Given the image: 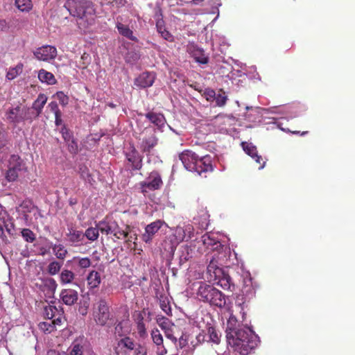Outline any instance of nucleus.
Wrapping results in <instances>:
<instances>
[{
  "mask_svg": "<svg viewBox=\"0 0 355 355\" xmlns=\"http://www.w3.org/2000/svg\"><path fill=\"white\" fill-rule=\"evenodd\" d=\"M226 334L228 345L241 355H247L260 342L259 336L249 327H242L233 314L227 320Z\"/></svg>",
  "mask_w": 355,
  "mask_h": 355,
  "instance_id": "obj_1",
  "label": "nucleus"
},
{
  "mask_svg": "<svg viewBox=\"0 0 355 355\" xmlns=\"http://www.w3.org/2000/svg\"><path fill=\"white\" fill-rule=\"evenodd\" d=\"M206 278L209 282L220 286L225 290H232L234 287L230 275L223 269L216 257H213L207 268Z\"/></svg>",
  "mask_w": 355,
  "mask_h": 355,
  "instance_id": "obj_2",
  "label": "nucleus"
},
{
  "mask_svg": "<svg viewBox=\"0 0 355 355\" xmlns=\"http://www.w3.org/2000/svg\"><path fill=\"white\" fill-rule=\"evenodd\" d=\"M196 285L198 286L196 295L200 301L220 308L225 305V295L212 285L205 282H199Z\"/></svg>",
  "mask_w": 355,
  "mask_h": 355,
  "instance_id": "obj_3",
  "label": "nucleus"
},
{
  "mask_svg": "<svg viewBox=\"0 0 355 355\" xmlns=\"http://www.w3.org/2000/svg\"><path fill=\"white\" fill-rule=\"evenodd\" d=\"M64 7L73 17L85 19L89 24L94 21L95 9L92 2L88 0H67Z\"/></svg>",
  "mask_w": 355,
  "mask_h": 355,
  "instance_id": "obj_4",
  "label": "nucleus"
},
{
  "mask_svg": "<svg viewBox=\"0 0 355 355\" xmlns=\"http://www.w3.org/2000/svg\"><path fill=\"white\" fill-rule=\"evenodd\" d=\"M93 316L96 323L104 326L110 318L108 303L105 299L100 298L94 304Z\"/></svg>",
  "mask_w": 355,
  "mask_h": 355,
  "instance_id": "obj_5",
  "label": "nucleus"
},
{
  "mask_svg": "<svg viewBox=\"0 0 355 355\" xmlns=\"http://www.w3.org/2000/svg\"><path fill=\"white\" fill-rule=\"evenodd\" d=\"M242 294L237 296L236 305L240 308V313L242 315V321L245 320V309L248 307L249 301L254 297L255 290L251 284H245L242 288Z\"/></svg>",
  "mask_w": 355,
  "mask_h": 355,
  "instance_id": "obj_6",
  "label": "nucleus"
},
{
  "mask_svg": "<svg viewBox=\"0 0 355 355\" xmlns=\"http://www.w3.org/2000/svg\"><path fill=\"white\" fill-rule=\"evenodd\" d=\"M162 185V180L159 174L153 171L150 173L146 181L141 182L142 193H146L148 191L159 189Z\"/></svg>",
  "mask_w": 355,
  "mask_h": 355,
  "instance_id": "obj_7",
  "label": "nucleus"
},
{
  "mask_svg": "<svg viewBox=\"0 0 355 355\" xmlns=\"http://www.w3.org/2000/svg\"><path fill=\"white\" fill-rule=\"evenodd\" d=\"M194 229L191 224H184L182 226L178 225L173 232V236L175 242L179 243L183 241H188L193 236Z\"/></svg>",
  "mask_w": 355,
  "mask_h": 355,
  "instance_id": "obj_8",
  "label": "nucleus"
},
{
  "mask_svg": "<svg viewBox=\"0 0 355 355\" xmlns=\"http://www.w3.org/2000/svg\"><path fill=\"white\" fill-rule=\"evenodd\" d=\"M148 131L149 134L142 139L140 144L141 150L146 154L150 153L158 144V138L154 130L145 129L144 133L147 134Z\"/></svg>",
  "mask_w": 355,
  "mask_h": 355,
  "instance_id": "obj_9",
  "label": "nucleus"
},
{
  "mask_svg": "<svg viewBox=\"0 0 355 355\" xmlns=\"http://www.w3.org/2000/svg\"><path fill=\"white\" fill-rule=\"evenodd\" d=\"M34 55L39 60L49 61L55 58L57 49L50 45L42 46L34 51Z\"/></svg>",
  "mask_w": 355,
  "mask_h": 355,
  "instance_id": "obj_10",
  "label": "nucleus"
},
{
  "mask_svg": "<svg viewBox=\"0 0 355 355\" xmlns=\"http://www.w3.org/2000/svg\"><path fill=\"white\" fill-rule=\"evenodd\" d=\"M128 165L132 170H139L142 166V158L135 148L132 146L125 152Z\"/></svg>",
  "mask_w": 355,
  "mask_h": 355,
  "instance_id": "obj_11",
  "label": "nucleus"
},
{
  "mask_svg": "<svg viewBox=\"0 0 355 355\" xmlns=\"http://www.w3.org/2000/svg\"><path fill=\"white\" fill-rule=\"evenodd\" d=\"M137 343L135 340L128 337L125 336L117 340L116 351L118 354H128L130 352L133 351Z\"/></svg>",
  "mask_w": 355,
  "mask_h": 355,
  "instance_id": "obj_12",
  "label": "nucleus"
},
{
  "mask_svg": "<svg viewBox=\"0 0 355 355\" xmlns=\"http://www.w3.org/2000/svg\"><path fill=\"white\" fill-rule=\"evenodd\" d=\"M196 169H193V172H196L198 175H202L203 173L211 172L214 168L211 164V157L207 155L202 157L196 158Z\"/></svg>",
  "mask_w": 355,
  "mask_h": 355,
  "instance_id": "obj_13",
  "label": "nucleus"
},
{
  "mask_svg": "<svg viewBox=\"0 0 355 355\" xmlns=\"http://www.w3.org/2000/svg\"><path fill=\"white\" fill-rule=\"evenodd\" d=\"M179 157L187 170L193 171V169H196V162L198 155L195 153L191 150H184Z\"/></svg>",
  "mask_w": 355,
  "mask_h": 355,
  "instance_id": "obj_14",
  "label": "nucleus"
},
{
  "mask_svg": "<svg viewBox=\"0 0 355 355\" xmlns=\"http://www.w3.org/2000/svg\"><path fill=\"white\" fill-rule=\"evenodd\" d=\"M163 222L160 220H155L148 224L145 228V232L141 235V239L145 243H150L154 235L162 227Z\"/></svg>",
  "mask_w": 355,
  "mask_h": 355,
  "instance_id": "obj_15",
  "label": "nucleus"
},
{
  "mask_svg": "<svg viewBox=\"0 0 355 355\" xmlns=\"http://www.w3.org/2000/svg\"><path fill=\"white\" fill-rule=\"evenodd\" d=\"M155 80V75L152 72H144L135 80V85L139 88L150 87Z\"/></svg>",
  "mask_w": 355,
  "mask_h": 355,
  "instance_id": "obj_16",
  "label": "nucleus"
},
{
  "mask_svg": "<svg viewBox=\"0 0 355 355\" xmlns=\"http://www.w3.org/2000/svg\"><path fill=\"white\" fill-rule=\"evenodd\" d=\"M60 297L64 304L71 306L76 303L78 293L73 289L66 288L61 291Z\"/></svg>",
  "mask_w": 355,
  "mask_h": 355,
  "instance_id": "obj_17",
  "label": "nucleus"
},
{
  "mask_svg": "<svg viewBox=\"0 0 355 355\" xmlns=\"http://www.w3.org/2000/svg\"><path fill=\"white\" fill-rule=\"evenodd\" d=\"M66 234L67 241L73 245H78L82 243L85 239V235L82 231L78 230L73 227L67 228Z\"/></svg>",
  "mask_w": 355,
  "mask_h": 355,
  "instance_id": "obj_18",
  "label": "nucleus"
},
{
  "mask_svg": "<svg viewBox=\"0 0 355 355\" xmlns=\"http://www.w3.org/2000/svg\"><path fill=\"white\" fill-rule=\"evenodd\" d=\"M86 340L83 338L76 339L68 348L67 355H83Z\"/></svg>",
  "mask_w": 355,
  "mask_h": 355,
  "instance_id": "obj_19",
  "label": "nucleus"
},
{
  "mask_svg": "<svg viewBox=\"0 0 355 355\" xmlns=\"http://www.w3.org/2000/svg\"><path fill=\"white\" fill-rule=\"evenodd\" d=\"M144 116L150 123L159 129L162 128L166 124V119L162 113L150 111L146 113Z\"/></svg>",
  "mask_w": 355,
  "mask_h": 355,
  "instance_id": "obj_20",
  "label": "nucleus"
},
{
  "mask_svg": "<svg viewBox=\"0 0 355 355\" xmlns=\"http://www.w3.org/2000/svg\"><path fill=\"white\" fill-rule=\"evenodd\" d=\"M97 227L99 231L103 234H112L116 230L118 229V224L114 220H103L97 224Z\"/></svg>",
  "mask_w": 355,
  "mask_h": 355,
  "instance_id": "obj_21",
  "label": "nucleus"
},
{
  "mask_svg": "<svg viewBox=\"0 0 355 355\" xmlns=\"http://www.w3.org/2000/svg\"><path fill=\"white\" fill-rule=\"evenodd\" d=\"M206 336L208 339H205V336L199 334L197 336L198 341H211L214 343L218 344L220 343V334L218 332L214 327H208L207 328Z\"/></svg>",
  "mask_w": 355,
  "mask_h": 355,
  "instance_id": "obj_22",
  "label": "nucleus"
},
{
  "mask_svg": "<svg viewBox=\"0 0 355 355\" xmlns=\"http://www.w3.org/2000/svg\"><path fill=\"white\" fill-rule=\"evenodd\" d=\"M241 146L246 154L250 156L258 164H261L263 160L261 155L257 153V147L252 143L243 141L241 143Z\"/></svg>",
  "mask_w": 355,
  "mask_h": 355,
  "instance_id": "obj_23",
  "label": "nucleus"
},
{
  "mask_svg": "<svg viewBox=\"0 0 355 355\" xmlns=\"http://www.w3.org/2000/svg\"><path fill=\"white\" fill-rule=\"evenodd\" d=\"M23 107L17 106L15 107L10 109L7 114V119L15 124L19 123L23 121Z\"/></svg>",
  "mask_w": 355,
  "mask_h": 355,
  "instance_id": "obj_24",
  "label": "nucleus"
},
{
  "mask_svg": "<svg viewBox=\"0 0 355 355\" xmlns=\"http://www.w3.org/2000/svg\"><path fill=\"white\" fill-rule=\"evenodd\" d=\"M62 308L60 306L58 308L55 306L49 305L44 307V315L46 318L51 320L57 317L58 315H63Z\"/></svg>",
  "mask_w": 355,
  "mask_h": 355,
  "instance_id": "obj_25",
  "label": "nucleus"
},
{
  "mask_svg": "<svg viewBox=\"0 0 355 355\" xmlns=\"http://www.w3.org/2000/svg\"><path fill=\"white\" fill-rule=\"evenodd\" d=\"M49 248H52L53 252L57 259L62 261L64 260L68 254L67 250L62 244H53V243H50Z\"/></svg>",
  "mask_w": 355,
  "mask_h": 355,
  "instance_id": "obj_26",
  "label": "nucleus"
},
{
  "mask_svg": "<svg viewBox=\"0 0 355 355\" xmlns=\"http://www.w3.org/2000/svg\"><path fill=\"white\" fill-rule=\"evenodd\" d=\"M38 78L42 83H46L47 85H54L57 82L54 75L52 73L49 72L43 69L38 71Z\"/></svg>",
  "mask_w": 355,
  "mask_h": 355,
  "instance_id": "obj_27",
  "label": "nucleus"
},
{
  "mask_svg": "<svg viewBox=\"0 0 355 355\" xmlns=\"http://www.w3.org/2000/svg\"><path fill=\"white\" fill-rule=\"evenodd\" d=\"M156 28L158 33L164 40L170 42L174 41V37L168 30H166L164 21L158 22V24L156 25Z\"/></svg>",
  "mask_w": 355,
  "mask_h": 355,
  "instance_id": "obj_28",
  "label": "nucleus"
},
{
  "mask_svg": "<svg viewBox=\"0 0 355 355\" xmlns=\"http://www.w3.org/2000/svg\"><path fill=\"white\" fill-rule=\"evenodd\" d=\"M47 101V97L44 94H40L37 99L34 101L32 108L36 112V115H40L42 109Z\"/></svg>",
  "mask_w": 355,
  "mask_h": 355,
  "instance_id": "obj_29",
  "label": "nucleus"
},
{
  "mask_svg": "<svg viewBox=\"0 0 355 355\" xmlns=\"http://www.w3.org/2000/svg\"><path fill=\"white\" fill-rule=\"evenodd\" d=\"M87 280L90 288H97L101 282L100 274L96 270H92L89 273Z\"/></svg>",
  "mask_w": 355,
  "mask_h": 355,
  "instance_id": "obj_30",
  "label": "nucleus"
},
{
  "mask_svg": "<svg viewBox=\"0 0 355 355\" xmlns=\"http://www.w3.org/2000/svg\"><path fill=\"white\" fill-rule=\"evenodd\" d=\"M116 28L119 31V33L127 37L128 39L132 40V41H137V38L134 36L133 32L132 30L130 29V28L122 23L118 22L116 24Z\"/></svg>",
  "mask_w": 355,
  "mask_h": 355,
  "instance_id": "obj_31",
  "label": "nucleus"
},
{
  "mask_svg": "<svg viewBox=\"0 0 355 355\" xmlns=\"http://www.w3.org/2000/svg\"><path fill=\"white\" fill-rule=\"evenodd\" d=\"M59 279L61 284H69L75 279V274L68 269H63L59 275Z\"/></svg>",
  "mask_w": 355,
  "mask_h": 355,
  "instance_id": "obj_32",
  "label": "nucleus"
},
{
  "mask_svg": "<svg viewBox=\"0 0 355 355\" xmlns=\"http://www.w3.org/2000/svg\"><path fill=\"white\" fill-rule=\"evenodd\" d=\"M15 6L22 12H29L33 7L31 0H15Z\"/></svg>",
  "mask_w": 355,
  "mask_h": 355,
  "instance_id": "obj_33",
  "label": "nucleus"
},
{
  "mask_svg": "<svg viewBox=\"0 0 355 355\" xmlns=\"http://www.w3.org/2000/svg\"><path fill=\"white\" fill-rule=\"evenodd\" d=\"M202 243L207 246H214L219 243L217 236L214 233H206L201 237Z\"/></svg>",
  "mask_w": 355,
  "mask_h": 355,
  "instance_id": "obj_34",
  "label": "nucleus"
},
{
  "mask_svg": "<svg viewBox=\"0 0 355 355\" xmlns=\"http://www.w3.org/2000/svg\"><path fill=\"white\" fill-rule=\"evenodd\" d=\"M42 285L44 288V291H46L50 294H53L58 286L55 280L50 277L43 279Z\"/></svg>",
  "mask_w": 355,
  "mask_h": 355,
  "instance_id": "obj_35",
  "label": "nucleus"
},
{
  "mask_svg": "<svg viewBox=\"0 0 355 355\" xmlns=\"http://www.w3.org/2000/svg\"><path fill=\"white\" fill-rule=\"evenodd\" d=\"M8 167L13 168L15 171H17L19 173L23 168L22 160L18 155H12L9 159Z\"/></svg>",
  "mask_w": 355,
  "mask_h": 355,
  "instance_id": "obj_36",
  "label": "nucleus"
},
{
  "mask_svg": "<svg viewBox=\"0 0 355 355\" xmlns=\"http://www.w3.org/2000/svg\"><path fill=\"white\" fill-rule=\"evenodd\" d=\"M62 265V261L53 260L47 266V272L51 275H55L60 272Z\"/></svg>",
  "mask_w": 355,
  "mask_h": 355,
  "instance_id": "obj_37",
  "label": "nucleus"
},
{
  "mask_svg": "<svg viewBox=\"0 0 355 355\" xmlns=\"http://www.w3.org/2000/svg\"><path fill=\"white\" fill-rule=\"evenodd\" d=\"M192 257V250L188 245H183L180 249V262H185Z\"/></svg>",
  "mask_w": 355,
  "mask_h": 355,
  "instance_id": "obj_38",
  "label": "nucleus"
},
{
  "mask_svg": "<svg viewBox=\"0 0 355 355\" xmlns=\"http://www.w3.org/2000/svg\"><path fill=\"white\" fill-rule=\"evenodd\" d=\"M72 261L77 264V266L82 269H86L89 268L92 264L91 260L87 257L80 258L79 257H74L72 259Z\"/></svg>",
  "mask_w": 355,
  "mask_h": 355,
  "instance_id": "obj_39",
  "label": "nucleus"
},
{
  "mask_svg": "<svg viewBox=\"0 0 355 355\" xmlns=\"http://www.w3.org/2000/svg\"><path fill=\"white\" fill-rule=\"evenodd\" d=\"M23 121H29L31 122L34 119L39 116L36 115V112L32 107H23Z\"/></svg>",
  "mask_w": 355,
  "mask_h": 355,
  "instance_id": "obj_40",
  "label": "nucleus"
},
{
  "mask_svg": "<svg viewBox=\"0 0 355 355\" xmlns=\"http://www.w3.org/2000/svg\"><path fill=\"white\" fill-rule=\"evenodd\" d=\"M79 173L82 179L85 182L92 184L93 178L89 173V168L86 166L81 165L79 166Z\"/></svg>",
  "mask_w": 355,
  "mask_h": 355,
  "instance_id": "obj_41",
  "label": "nucleus"
},
{
  "mask_svg": "<svg viewBox=\"0 0 355 355\" xmlns=\"http://www.w3.org/2000/svg\"><path fill=\"white\" fill-rule=\"evenodd\" d=\"M151 337L153 343L157 345V349H159V346L164 345L163 336L157 329H155L151 332Z\"/></svg>",
  "mask_w": 355,
  "mask_h": 355,
  "instance_id": "obj_42",
  "label": "nucleus"
},
{
  "mask_svg": "<svg viewBox=\"0 0 355 355\" xmlns=\"http://www.w3.org/2000/svg\"><path fill=\"white\" fill-rule=\"evenodd\" d=\"M227 99V96L225 94V92L223 89H220L218 93L217 94H216V98L214 99L216 105L218 107L225 106Z\"/></svg>",
  "mask_w": 355,
  "mask_h": 355,
  "instance_id": "obj_43",
  "label": "nucleus"
},
{
  "mask_svg": "<svg viewBox=\"0 0 355 355\" xmlns=\"http://www.w3.org/2000/svg\"><path fill=\"white\" fill-rule=\"evenodd\" d=\"M23 66L22 64H18L15 67L11 68L6 73L7 79L11 80L15 79L22 72Z\"/></svg>",
  "mask_w": 355,
  "mask_h": 355,
  "instance_id": "obj_44",
  "label": "nucleus"
},
{
  "mask_svg": "<svg viewBox=\"0 0 355 355\" xmlns=\"http://www.w3.org/2000/svg\"><path fill=\"white\" fill-rule=\"evenodd\" d=\"M193 57L196 61L200 64H207L209 61V58L200 49H197L194 52Z\"/></svg>",
  "mask_w": 355,
  "mask_h": 355,
  "instance_id": "obj_45",
  "label": "nucleus"
},
{
  "mask_svg": "<svg viewBox=\"0 0 355 355\" xmlns=\"http://www.w3.org/2000/svg\"><path fill=\"white\" fill-rule=\"evenodd\" d=\"M140 53L136 51H128L125 56V61L131 64H135L140 59Z\"/></svg>",
  "mask_w": 355,
  "mask_h": 355,
  "instance_id": "obj_46",
  "label": "nucleus"
},
{
  "mask_svg": "<svg viewBox=\"0 0 355 355\" xmlns=\"http://www.w3.org/2000/svg\"><path fill=\"white\" fill-rule=\"evenodd\" d=\"M98 227H89L83 233V235H85V237L87 239L94 241L98 237Z\"/></svg>",
  "mask_w": 355,
  "mask_h": 355,
  "instance_id": "obj_47",
  "label": "nucleus"
},
{
  "mask_svg": "<svg viewBox=\"0 0 355 355\" xmlns=\"http://www.w3.org/2000/svg\"><path fill=\"white\" fill-rule=\"evenodd\" d=\"M157 322L158 325L164 330H166L170 328V321L168 318L162 316L157 315L156 318Z\"/></svg>",
  "mask_w": 355,
  "mask_h": 355,
  "instance_id": "obj_48",
  "label": "nucleus"
},
{
  "mask_svg": "<svg viewBox=\"0 0 355 355\" xmlns=\"http://www.w3.org/2000/svg\"><path fill=\"white\" fill-rule=\"evenodd\" d=\"M143 317L141 314L139 315L137 322V331L141 337H144L146 334V329L145 324L143 322Z\"/></svg>",
  "mask_w": 355,
  "mask_h": 355,
  "instance_id": "obj_49",
  "label": "nucleus"
},
{
  "mask_svg": "<svg viewBox=\"0 0 355 355\" xmlns=\"http://www.w3.org/2000/svg\"><path fill=\"white\" fill-rule=\"evenodd\" d=\"M62 138L65 142L71 141L73 139V133L65 125H63L60 130Z\"/></svg>",
  "mask_w": 355,
  "mask_h": 355,
  "instance_id": "obj_50",
  "label": "nucleus"
},
{
  "mask_svg": "<svg viewBox=\"0 0 355 355\" xmlns=\"http://www.w3.org/2000/svg\"><path fill=\"white\" fill-rule=\"evenodd\" d=\"M21 236L27 242L32 243L35 240L34 233L29 229H24L21 231Z\"/></svg>",
  "mask_w": 355,
  "mask_h": 355,
  "instance_id": "obj_51",
  "label": "nucleus"
},
{
  "mask_svg": "<svg viewBox=\"0 0 355 355\" xmlns=\"http://www.w3.org/2000/svg\"><path fill=\"white\" fill-rule=\"evenodd\" d=\"M202 95L206 98V100L209 102L214 101V99L216 98L215 91L210 88L205 89Z\"/></svg>",
  "mask_w": 355,
  "mask_h": 355,
  "instance_id": "obj_52",
  "label": "nucleus"
},
{
  "mask_svg": "<svg viewBox=\"0 0 355 355\" xmlns=\"http://www.w3.org/2000/svg\"><path fill=\"white\" fill-rule=\"evenodd\" d=\"M39 326L44 332L51 333L55 329L54 324L52 321L40 322Z\"/></svg>",
  "mask_w": 355,
  "mask_h": 355,
  "instance_id": "obj_53",
  "label": "nucleus"
},
{
  "mask_svg": "<svg viewBox=\"0 0 355 355\" xmlns=\"http://www.w3.org/2000/svg\"><path fill=\"white\" fill-rule=\"evenodd\" d=\"M19 173L15 171L13 168L8 167V170L6 173V178L9 182L15 181L18 178Z\"/></svg>",
  "mask_w": 355,
  "mask_h": 355,
  "instance_id": "obj_54",
  "label": "nucleus"
},
{
  "mask_svg": "<svg viewBox=\"0 0 355 355\" xmlns=\"http://www.w3.org/2000/svg\"><path fill=\"white\" fill-rule=\"evenodd\" d=\"M154 19L156 21V25L158 24L159 21H164L163 20L162 10L159 6H156L154 9Z\"/></svg>",
  "mask_w": 355,
  "mask_h": 355,
  "instance_id": "obj_55",
  "label": "nucleus"
},
{
  "mask_svg": "<svg viewBox=\"0 0 355 355\" xmlns=\"http://www.w3.org/2000/svg\"><path fill=\"white\" fill-rule=\"evenodd\" d=\"M160 307L166 314L168 315H171V306L168 302L166 299L160 300Z\"/></svg>",
  "mask_w": 355,
  "mask_h": 355,
  "instance_id": "obj_56",
  "label": "nucleus"
},
{
  "mask_svg": "<svg viewBox=\"0 0 355 355\" xmlns=\"http://www.w3.org/2000/svg\"><path fill=\"white\" fill-rule=\"evenodd\" d=\"M56 96L59 100L60 103L62 104L63 106H65L66 105L68 104L69 98L62 92H57Z\"/></svg>",
  "mask_w": 355,
  "mask_h": 355,
  "instance_id": "obj_57",
  "label": "nucleus"
},
{
  "mask_svg": "<svg viewBox=\"0 0 355 355\" xmlns=\"http://www.w3.org/2000/svg\"><path fill=\"white\" fill-rule=\"evenodd\" d=\"M68 146V150L71 153L76 154L78 152V144L74 139L66 142Z\"/></svg>",
  "mask_w": 355,
  "mask_h": 355,
  "instance_id": "obj_58",
  "label": "nucleus"
},
{
  "mask_svg": "<svg viewBox=\"0 0 355 355\" xmlns=\"http://www.w3.org/2000/svg\"><path fill=\"white\" fill-rule=\"evenodd\" d=\"M112 234L116 238L119 239H126L128 236V232L120 230L119 227L118 229L116 230Z\"/></svg>",
  "mask_w": 355,
  "mask_h": 355,
  "instance_id": "obj_59",
  "label": "nucleus"
},
{
  "mask_svg": "<svg viewBox=\"0 0 355 355\" xmlns=\"http://www.w3.org/2000/svg\"><path fill=\"white\" fill-rule=\"evenodd\" d=\"M4 227H5V229L6 230V232L10 235H13L15 234V232H14V224L11 221V219H10L9 220H7V221H4Z\"/></svg>",
  "mask_w": 355,
  "mask_h": 355,
  "instance_id": "obj_60",
  "label": "nucleus"
},
{
  "mask_svg": "<svg viewBox=\"0 0 355 355\" xmlns=\"http://www.w3.org/2000/svg\"><path fill=\"white\" fill-rule=\"evenodd\" d=\"M48 107H49L50 110L54 113L55 115L61 113L60 110H59L58 103L55 101L51 102Z\"/></svg>",
  "mask_w": 355,
  "mask_h": 355,
  "instance_id": "obj_61",
  "label": "nucleus"
},
{
  "mask_svg": "<svg viewBox=\"0 0 355 355\" xmlns=\"http://www.w3.org/2000/svg\"><path fill=\"white\" fill-rule=\"evenodd\" d=\"M134 355H146V349L139 344H137L134 349Z\"/></svg>",
  "mask_w": 355,
  "mask_h": 355,
  "instance_id": "obj_62",
  "label": "nucleus"
},
{
  "mask_svg": "<svg viewBox=\"0 0 355 355\" xmlns=\"http://www.w3.org/2000/svg\"><path fill=\"white\" fill-rule=\"evenodd\" d=\"M165 336L170 339L173 343H175L177 342V338L173 336L172 333V330L171 328L164 331Z\"/></svg>",
  "mask_w": 355,
  "mask_h": 355,
  "instance_id": "obj_63",
  "label": "nucleus"
},
{
  "mask_svg": "<svg viewBox=\"0 0 355 355\" xmlns=\"http://www.w3.org/2000/svg\"><path fill=\"white\" fill-rule=\"evenodd\" d=\"M199 217L201 218L202 223H206L208 220L209 215L207 211L201 209L199 212Z\"/></svg>",
  "mask_w": 355,
  "mask_h": 355,
  "instance_id": "obj_64",
  "label": "nucleus"
}]
</instances>
